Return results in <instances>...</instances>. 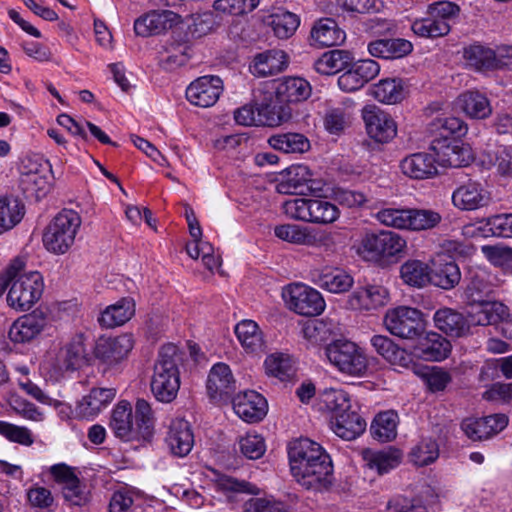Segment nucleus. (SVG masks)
<instances>
[{"mask_svg":"<svg viewBox=\"0 0 512 512\" xmlns=\"http://www.w3.org/2000/svg\"><path fill=\"white\" fill-rule=\"evenodd\" d=\"M293 477L307 489L330 483L333 467L328 454L316 442L300 438L290 443L288 449Z\"/></svg>","mask_w":512,"mask_h":512,"instance_id":"obj_1","label":"nucleus"},{"mask_svg":"<svg viewBox=\"0 0 512 512\" xmlns=\"http://www.w3.org/2000/svg\"><path fill=\"white\" fill-rule=\"evenodd\" d=\"M25 261L16 258L0 274V295L8 288L7 303L18 311H27L41 298L44 282L37 271L24 272Z\"/></svg>","mask_w":512,"mask_h":512,"instance_id":"obj_2","label":"nucleus"},{"mask_svg":"<svg viewBox=\"0 0 512 512\" xmlns=\"http://www.w3.org/2000/svg\"><path fill=\"white\" fill-rule=\"evenodd\" d=\"M180 360L178 348L173 344H166L159 350L150 384L151 391L158 401L170 403L176 398L180 388Z\"/></svg>","mask_w":512,"mask_h":512,"instance_id":"obj_3","label":"nucleus"},{"mask_svg":"<svg viewBox=\"0 0 512 512\" xmlns=\"http://www.w3.org/2000/svg\"><path fill=\"white\" fill-rule=\"evenodd\" d=\"M81 223L76 211L63 209L59 212L44 230L42 241L46 250L56 255L65 254L73 246Z\"/></svg>","mask_w":512,"mask_h":512,"instance_id":"obj_4","label":"nucleus"},{"mask_svg":"<svg viewBox=\"0 0 512 512\" xmlns=\"http://www.w3.org/2000/svg\"><path fill=\"white\" fill-rule=\"evenodd\" d=\"M324 353L329 363L341 374L354 378L367 374L368 358L364 350L352 341L334 340L325 346Z\"/></svg>","mask_w":512,"mask_h":512,"instance_id":"obj_5","label":"nucleus"},{"mask_svg":"<svg viewBox=\"0 0 512 512\" xmlns=\"http://www.w3.org/2000/svg\"><path fill=\"white\" fill-rule=\"evenodd\" d=\"M283 210L287 217L317 224L335 222L340 215L338 207L323 198H294L284 202Z\"/></svg>","mask_w":512,"mask_h":512,"instance_id":"obj_6","label":"nucleus"},{"mask_svg":"<svg viewBox=\"0 0 512 512\" xmlns=\"http://www.w3.org/2000/svg\"><path fill=\"white\" fill-rule=\"evenodd\" d=\"M85 341V334L78 332L56 353L49 355L45 366L52 378L58 380L65 372L74 371L86 362Z\"/></svg>","mask_w":512,"mask_h":512,"instance_id":"obj_7","label":"nucleus"},{"mask_svg":"<svg viewBox=\"0 0 512 512\" xmlns=\"http://www.w3.org/2000/svg\"><path fill=\"white\" fill-rule=\"evenodd\" d=\"M383 322L392 335L402 339H415L425 330L423 313L409 306L388 309Z\"/></svg>","mask_w":512,"mask_h":512,"instance_id":"obj_8","label":"nucleus"},{"mask_svg":"<svg viewBox=\"0 0 512 512\" xmlns=\"http://www.w3.org/2000/svg\"><path fill=\"white\" fill-rule=\"evenodd\" d=\"M288 307L303 316H316L323 312L325 301L316 289L301 283L289 285L283 292Z\"/></svg>","mask_w":512,"mask_h":512,"instance_id":"obj_9","label":"nucleus"},{"mask_svg":"<svg viewBox=\"0 0 512 512\" xmlns=\"http://www.w3.org/2000/svg\"><path fill=\"white\" fill-rule=\"evenodd\" d=\"M362 118L367 134L376 142L387 143L397 134V125L391 115L376 105L364 106Z\"/></svg>","mask_w":512,"mask_h":512,"instance_id":"obj_10","label":"nucleus"},{"mask_svg":"<svg viewBox=\"0 0 512 512\" xmlns=\"http://www.w3.org/2000/svg\"><path fill=\"white\" fill-rule=\"evenodd\" d=\"M430 148L436 162L444 167L467 166L473 159L471 148L457 139H433Z\"/></svg>","mask_w":512,"mask_h":512,"instance_id":"obj_11","label":"nucleus"},{"mask_svg":"<svg viewBox=\"0 0 512 512\" xmlns=\"http://www.w3.org/2000/svg\"><path fill=\"white\" fill-rule=\"evenodd\" d=\"M223 92V81L218 76L206 75L192 81L186 89V98L194 106H213Z\"/></svg>","mask_w":512,"mask_h":512,"instance_id":"obj_12","label":"nucleus"},{"mask_svg":"<svg viewBox=\"0 0 512 512\" xmlns=\"http://www.w3.org/2000/svg\"><path fill=\"white\" fill-rule=\"evenodd\" d=\"M405 247V239L391 231L367 234L361 241L363 252L372 258L395 256L401 253Z\"/></svg>","mask_w":512,"mask_h":512,"instance_id":"obj_13","label":"nucleus"},{"mask_svg":"<svg viewBox=\"0 0 512 512\" xmlns=\"http://www.w3.org/2000/svg\"><path fill=\"white\" fill-rule=\"evenodd\" d=\"M496 277L484 268H471L466 276L464 295L471 304L489 300L497 289Z\"/></svg>","mask_w":512,"mask_h":512,"instance_id":"obj_14","label":"nucleus"},{"mask_svg":"<svg viewBox=\"0 0 512 512\" xmlns=\"http://www.w3.org/2000/svg\"><path fill=\"white\" fill-rule=\"evenodd\" d=\"M181 22V16L170 10H153L134 22V31L138 36L148 37L161 34Z\"/></svg>","mask_w":512,"mask_h":512,"instance_id":"obj_15","label":"nucleus"},{"mask_svg":"<svg viewBox=\"0 0 512 512\" xmlns=\"http://www.w3.org/2000/svg\"><path fill=\"white\" fill-rule=\"evenodd\" d=\"M451 200L454 207L459 210L474 211L488 206L491 202V196L482 184L469 181L453 191Z\"/></svg>","mask_w":512,"mask_h":512,"instance_id":"obj_16","label":"nucleus"},{"mask_svg":"<svg viewBox=\"0 0 512 512\" xmlns=\"http://www.w3.org/2000/svg\"><path fill=\"white\" fill-rule=\"evenodd\" d=\"M233 409L245 422L256 423L266 416L268 404L261 394L250 390L238 394L233 399Z\"/></svg>","mask_w":512,"mask_h":512,"instance_id":"obj_17","label":"nucleus"},{"mask_svg":"<svg viewBox=\"0 0 512 512\" xmlns=\"http://www.w3.org/2000/svg\"><path fill=\"white\" fill-rule=\"evenodd\" d=\"M134 346L131 334L101 338L95 347V356L108 364H115L124 359Z\"/></svg>","mask_w":512,"mask_h":512,"instance_id":"obj_18","label":"nucleus"},{"mask_svg":"<svg viewBox=\"0 0 512 512\" xmlns=\"http://www.w3.org/2000/svg\"><path fill=\"white\" fill-rule=\"evenodd\" d=\"M165 442L173 455L184 457L189 454L194 445V435L188 421L183 418L172 419Z\"/></svg>","mask_w":512,"mask_h":512,"instance_id":"obj_19","label":"nucleus"},{"mask_svg":"<svg viewBox=\"0 0 512 512\" xmlns=\"http://www.w3.org/2000/svg\"><path fill=\"white\" fill-rule=\"evenodd\" d=\"M314 282L322 289L339 294L347 292L353 285V277L338 266H323L313 272Z\"/></svg>","mask_w":512,"mask_h":512,"instance_id":"obj_20","label":"nucleus"},{"mask_svg":"<svg viewBox=\"0 0 512 512\" xmlns=\"http://www.w3.org/2000/svg\"><path fill=\"white\" fill-rule=\"evenodd\" d=\"M109 427L114 435L121 440H140L133 423L132 406L127 401H120L112 410Z\"/></svg>","mask_w":512,"mask_h":512,"instance_id":"obj_21","label":"nucleus"},{"mask_svg":"<svg viewBox=\"0 0 512 512\" xmlns=\"http://www.w3.org/2000/svg\"><path fill=\"white\" fill-rule=\"evenodd\" d=\"M46 325L43 313L34 311L18 318L10 327L8 336L15 343H24L37 337Z\"/></svg>","mask_w":512,"mask_h":512,"instance_id":"obj_22","label":"nucleus"},{"mask_svg":"<svg viewBox=\"0 0 512 512\" xmlns=\"http://www.w3.org/2000/svg\"><path fill=\"white\" fill-rule=\"evenodd\" d=\"M206 387L210 398L230 396L236 389V381L230 367L222 362L214 364L210 369Z\"/></svg>","mask_w":512,"mask_h":512,"instance_id":"obj_23","label":"nucleus"},{"mask_svg":"<svg viewBox=\"0 0 512 512\" xmlns=\"http://www.w3.org/2000/svg\"><path fill=\"white\" fill-rule=\"evenodd\" d=\"M436 163L434 154L418 152L402 159L400 169L409 178L428 179L437 174Z\"/></svg>","mask_w":512,"mask_h":512,"instance_id":"obj_24","label":"nucleus"},{"mask_svg":"<svg viewBox=\"0 0 512 512\" xmlns=\"http://www.w3.org/2000/svg\"><path fill=\"white\" fill-rule=\"evenodd\" d=\"M430 283L444 290H451L461 280V272L458 265L450 257L439 256L432 262Z\"/></svg>","mask_w":512,"mask_h":512,"instance_id":"obj_25","label":"nucleus"},{"mask_svg":"<svg viewBox=\"0 0 512 512\" xmlns=\"http://www.w3.org/2000/svg\"><path fill=\"white\" fill-rule=\"evenodd\" d=\"M116 396L114 388H93L84 396L76 407L80 418L90 419L97 416Z\"/></svg>","mask_w":512,"mask_h":512,"instance_id":"obj_26","label":"nucleus"},{"mask_svg":"<svg viewBox=\"0 0 512 512\" xmlns=\"http://www.w3.org/2000/svg\"><path fill=\"white\" fill-rule=\"evenodd\" d=\"M234 119L237 124L243 126L268 125L274 126L282 122L283 116L272 111L270 105L261 106L257 111L252 105H244L234 111Z\"/></svg>","mask_w":512,"mask_h":512,"instance_id":"obj_27","label":"nucleus"},{"mask_svg":"<svg viewBox=\"0 0 512 512\" xmlns=\"http://www.w3.org/2000/svg\"><path fill=\"white\" fill-rule=\"evenodd\" d=\"M388 302V291L383 286L369 285L356 289L349 298L353 309L375 310Z\"/></svg>","mask_w":512,"mask_h":512,"instance_id":"obj_28","label":"nucleus"},{"mask_svg":"<svg viewBox=\"0 0 512 512\" xmlns=\"http://www.w3.org/2000/svg\"><path fill=\"white\" fill-rule=\"evenodd\" d=\"M433 320L436 328L451 337H462L470 329V324L463 314L452 308L438 309Z\"/></svg>","mask_w":512,"mask_h":512,"instance_id":"obj_29","label":"nucleus"},{"mask_svg":"<svg viewBox=\"0 0 512 512\" xmlns=\"http://www.w3.org/2000/svg\"><path fill=\"white\" fill-rule=\"evenodd\" d=\"M311 45L317 48L336 46L344 42L345 32L331 18H324L314 24L310 32Z\"/></svg>","mask_w":512,"mask_h":512,"instance_id":"obj_30","label":"nucleus"},{"mask_svg":"<svg viewBox=\"0 0 512 512\" xmlns=\"http://www.w3.org/2000/svg\"><path fill=\"white\" fill-rule=\"evenodd\" d=\"M371 56L382 59H398L413 51L410 41L403 38L377 39L368 44Z\"/></svg>","mask_w":512,"mask_h":512,"instance_id":"obj_31","label":"nucleus"},{"mask_svg":"<svg viewBox=\"0 0 512 512\" xmlns=\"http://www.w3.org/2000/svg\"><path fill=\"white\" fill-rule=\"evenodd\" d=\"M311 95L308 81L300 77H287L278 83L275 96L279 103H297Z\"/></svg>","mask_w":512,"mask_h":512,"instance_id":"obj_32","label":"nucleus"},{"mask_svg":"<svg viewBox=\"0 0 512 512\" xmlns=\"http://www.w3.org/2000/svg\"><path fill=\"white\" fill-rule=\"evenodd\" d=\"M330 424L334 433L347 441L360 436L366 428L365 420L359 414L351 410L338 414L336 417H332Z\"/></svg>","mask_w":512,"mask_h":512,"instance_id":"obj_33","label":"nucleus"},{"mask_svg":"<svg viewBox=\"0 0 512 512\" xmlns=\"http://www.w3.org/2000/svg\"><path fill=\"white\" fill-rule=\"evenodd\" d=\"M135 314V302L130 297L121 298L115 304L108 306L99 316L98 322L102 327L114 328L129 321Z\"/></svg>","mask_w":512,"mask_h":512,"instance_id":"obj_34","label":"nucleus"},{"mask_svg":"<svg viewBox=\"0 0 512 512\" xmlns=\"http://www.w3.org/2000/svg\"><path fill=\"white\" fill-rule=\"evenodd\" d=\"M25 166L27 169L23 171L20 178V186L27 197H35L39 199L47 192V179L44 176L45 167L43 164L30 163Z\"/></svg>","mask_w":512,"mask_h":512,"instance_id":"obj_35","label":"nucleus"},{"mask_svg":"<svg viewBox=\"0 0 512 512\" xmlns=\"http://www.w3.org/2000/svg\"><path fill=\"white\" fill-rule=\"evenodd\" d=\"M191 48L187 41H172L164 46L159 66L165 71H174L184 66L190 59Z\"/></svg>","mask_w":512,"mask_h":512,"instance_id":"obj_36","label":"nucleus"},{"mask_svg":"<svg viewBox=\"0 0 512 512\" xmlns=\"http://www.w3.org/2000/svg\"><path fill=\"white\" fill-rule=\"evenodd\" d=\"M461 109L471 118L485 119L492 114L489 99L478 91H467L458 97Z\"/></svg>","mask_w":512,"mask_h":512,"instance_id":"obj_37","label":"nucleus"},{"mask_svg":"<svg viewBox=\"0 0 512 512\" xmlns=\"http://www.w3.org/2000/svg\"><path fill=\"white\" fill-rule=\"evenodd\" d=\"M364 459L370 469H375L379 475H383L401 463L402 453L390 447L380 451H367L364 453Z\"/></svg>","mask_w":512,"mask_h":512,"instance_id":"obj_38","label":"nucleus"},{"mask_svg":"<svg viewBox=\"0 0 512 512\" xmlns=\"http://www.w3.org/2000/svg\"><path fill=\"white\" fill-rule=\"evenodd\" d=\"M399 416L394 410L380 412L371 424V433L380 442H389L397 436Z\"/></svg>","mask_w":512,"mask_h":512,"instance_id":"obj_39","label":"nucleus"},{"mask_svg":"<svg viewBox=\"0 0 512 512\" xmlns=\"http://www.w3.org/2000/svg\"><path fill=\"white\" fill-rule=\"evenodd\" d=\"M269 145L284 153H304L310 149V142L300 133L287 132L272 135L268 139Z\"/></svg>","mask_w":512,"mask_h":512,"instance_id":"obj_40","label":"nucleus"},{"mask_svg":"<svg viewBox=\"0 0 512 512\" xmlns=\"http://www.w3.org/2000/svg\"><path fill=\"white\" fill-rule=\"evenodd\" d=\"M351 62L350 53L344 50L325 52L314 63L315 70L322 75H334L345 69Z\"/></svg>","mask_w":512,"mask_h":512,"instance_id":"obj_41","label":"nucleus"},{"mask_svg":"<svg viewBox=\"0 0 512 512\" xmlns=\"http://www.w3.org/2000/svg\"><path fill=\"white\" fill-rule=\"evenodd\" d=\"M24 213V205L17 198L0 197V234L16 226Z\"/></svg>","mask_w":512,"mask_h":512,"instance_id":"obj_42","label":"nucleus"},{"mask_svg":"<svg viewBox=\"0 0 512 512\" xmlns=\"http://www.w3.org/2000/svg\"><path fill=\"white\" fill-rule=\"evenodd\" d=\"M312 172L306 165H294L287 170L286 178L277 186L280 193L300 195Z\"/></svg>","mask_w":512,"mask_h":512,"instance_id":"obj_43","label":"nucleus"},{"mask_svg":"<svg viewBox=\"0 0 512 512\" xmlns=\"http://www.w3.org/2000/svg\"><path fill=\"white\" fill-rule=\"evenodd\" d=\"M372 95L379 102L395 104L405 98V89L401 79H383L372 87Z\"/></svg>","mask_w":512,"mask_h":512,"instance_id":"obj_44","label":"nucleus"},{"mask_svg":"<svg viewBox=\"0 0 512 512\" xmlns=\"http://www.w3.org/2000/svg\"><path fill=\"white\" fill-rule=\"evenodd\" d=\"M155 418L151 405L145 399H138L135 403V431L140 439L150 440L154 434Z\"/></svg>","mask_w":512,"mask_h":512,"instance_id":"obj_45","label":"nucleus"},{"mask_svg":"<svg viewBox=\"0 0 512 512\" xmlns=\"http://www.w3.org/2000/svg\"><path fill=\"white\" fill-rule=\"evenodd\" d=\"M420 349L426 360L440 361L450 353L451 344L440 334L431 332L420 343Z\"/></svg>","mask_w":512,"mask_h":512,"instance_id":"obj_46","label":"nucleus"},{"mask_svg":"<svg viewBox=\"0 0 512 512\" xmlns=\"http://www.w3.org/2000/svg\"><path fill=\"white\" fill-rule=\"evenodd\" d=\"M464 58L469 66L476 70L495 69L496 50L482 45H471L464 50Z\"/></svg>","mask_w":512,"mask_h":512,"instance_id":"obj_47","label":"nucleus"},{"mask_svg":"<svg viewBox=\"0 0 512 512\" xmlns=\"http://www.w3.org/2000/svg\"><path fill=\"white\" fill-rule=\"evenodd\" d=\"M284 54L281 51H266L254 58L252 70L258 76H268L278 73L283 68Z\"/></svg>","mask_w":512,"mask_h":512,"instance_id":"obj_48","label":"nucleus"},{"mask_svg":"<svg viewBox=\"0 0 512 512\" xmlns=\"http://www.w3.org/2000/svg\"><path fill=\"white\" fill-rule=\"evenodd\" d=\"M400 274L403 281L410 286L423 287L430 283L429 267L419 260L405 262L401 266Z\"/></svg>","mask_w":512,"mask_h":512,"instance_id":"obj_49","label":"nucleus"},{"mask_svg":"<svg viewBox=\"0 0 512 512\" xmlns=\"http://www.w3.org/2000/svg\"><path fill=\"white\" fill-rule=\"evenodd\" d=\"M370 343L375 351L388 362L402 365L406 361L405 351L388 336L374 335Z\"/></svg>","mask_w":512,"mask_h":512,"instance_id":"obj_50","label":"nucleus"},{"mask_svg":"<svg viewBox=\"0 0 512 512\" xmlns=\"http://www.w3.org/2000/svg\"><path fill=\"white\" fill-rule=\"evenodd\" d=\"M432 131H437L439 133V137L436 139H447L452 140L456 138H460L467 133V125L466 123L454 116L437 118L431 124Z\"/></svg>","mask_w":512,"mask_h":512,"instance_id":"obj_51","label":"nucleus"},{"mask_svg":"<svg viewBox=\"0 0 512 512\" xmlns=\"http://www.w3.org/2000/svg\"><path fill=\"white\" fill-rule=\"evenodd\" d=\"M235 334L247 350L255 351L262 346V333L255 321L242 320L235 326Z\"/></svg>","mask_w":512,"mask_h":512,"instance_id":"obj_52","label":"nucleus"},{"mask_svg":"<svg viewBox=\"0 0 512 512\" xmlns=\"http://www.w3.org/2000/svg\"><path fill=\"white\" fill-rule=\"evenodd\" d=\"M439 456V447L432 438H423L415 445L409 454L410 460L416 466H427L434 462Z\"/></svg>","mask_w":512,"mask_h":512,"instance_id":"obj_53","label":"nucleus"},{"mask_svg":"<svg viewBox=\"0 0 512 512\" xmlns=\"http://www.w3.org/2000/svg\"><path fill=\"white\" fill-rule=\"evenodd\" d=\"M270 25L274 34L279 39H287L291 37L297 30L300 19L299 17L288 11H280L271 15Z\"/></svg>","mask_w":512,"mask_h":512,"instance_id":"obj_54","label":"nucleus"},{"mask_svg":"<svg viewBox=\"0 0 512 512\" xmlns=\"http://www.w3.org/2000/svg\"><path fill=\"white\" fill-rule=\"evenodd\" d=\"M266 373L280 381L290 380L295 370L289 356L284 354H272L265 360Z\"/></svg>","mask_w":512,"mask_h":512,"instance_id":"obj_55","label":"nucleus"},{"mask_svg":"<svg viewBox=\"0 0 512 512\" xmlns=\"http://www.w3.org/2000/svg\"><path fill=\"white\" fill-rule=\"evenodd\" d=\"M321 401L324 407L332 413V417L351 409L349 394L342 389H325L321 395Z\"/></svg>","mask_w":512,"mask_h":512,"instance_id":"obj_56","label":"nucleus"},{"mask_svg":"<svg viewBox=\"0 0 512 512\" xmlns=\"http://www.w3.org/2000/svg\"><path fill=\"white\" fill-rule=\"evenodd\" d=\"M412 30L420 37L436 38L447 35L450 31V24L428 14L426 18L414 21Z\"/></svg>","mask_w":512,"mask_h":512,"instance_id":"obj_57","label":"nucleus"},{"mask_svg":"<svg viewBox=\"0 0 512 512\" xmlns=\"http://www.w3.org/2000/svg\"><path fill=\"white\" fill-rule=\"evenodd\" d=\"M409 214L408 230H430L438 226L442 221L441 214L431 209H410Z\"/></svg>","mask_w":512,"mask_h":512,"instance_id":"obj_58","label":"nucleus"},{"mask_svg":"<svg viewBox=\"0 0 512 512\" xmlns=\"http://www.w3.org/2000/svg\"><path fill=\"white\" fill-rule=\"evenodd\" d=\"M409 212V208H383L376 213L375 217L385 226L396 229H408L410 219Z\"/></svg>","mask_w":512,"mask_h":512,"instance_id":"obj_59","label":"nucleus"},{"mask_svg":"<svg viewBox=\"0 0 512 512\" xmlns=\"http://www.w3.org/2000/svg\"><path fill=\"white\" fill-rule=\"evenodd\" d=\"M274 233L279 239L293 244L308 245L311 243V235L307 232V229L295 224L276 226Z\"/></svg>","mask_w":512,"mask_h":512,"instance_id":"obj_60","label":"nucleus"},{"mask_svg":"<svg viewBox=\"0 0 512 512\" xmlns=\"http://www.w3.org/2000/svg\"><path fill=\"white\" fill-rule=\"evenodd\" d=\"M336 6L350 14L376 13L383 8L381 0H336Z\"/></svg>","mask_w":512,"mask_h":512,"instance_id":"obj_61","label":"nucleus"},{"mask_svg":"<svg viewBox=\"0 0 512 512\" xmlns=\"http://www.w3.org/2000/svg\"><path fill=\"white\" fill-rule=\"evenodd\" d=\"M483 231L497 237H512V214H499L487 218Z\"/></svg>","mask_w":512,"mask_h":512,"instance_id":"obj_62","label":"nucleus"},{"mask_svg":"<svg viewBox=\"0 0 512 512\" xmlns=\"http://www.w3.org/2000/svg\"><path fill=\"white\" fill-rule=\"evenodd\" d=\"M482 253L495 266L512 269V248L499 245L482 246Z\"/></svg>","mask_w":512,"mask_h":512,"instance_id":"obj_63","label":"nucleus"},{"mask_svg":"<svg viewBox=\"0 0 512 512\" xmlns=\"http://www.w3.org/2000/svg\"><path fill=\"white\" fill-rule=\"evenodd\" d=\"M244 512H287L286 505L270 498H250L243 505Z\"/></svg>","mask_w":512,"mask_h":512,"instance_id":"obj_64","label":"nucleus"}]
</instances>
